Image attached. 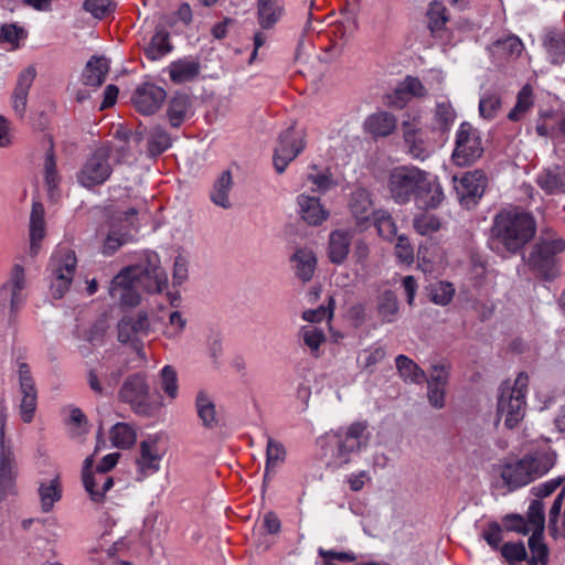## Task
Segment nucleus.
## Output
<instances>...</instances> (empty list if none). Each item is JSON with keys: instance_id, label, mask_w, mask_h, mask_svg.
<instances>
[{"instance_id": "423d86ee", "label": "nucleus", "mask_w": 565, "mask_h": 565, "mask_svg": "<svg viewBox=\"0 0 565 565\" xmlns=\"http://www.w3.org/2000/svg\"><path fill=\"white\" fill-rule=\"evenodd\" d=\"M76 265L75 252L64 245L57 246L50 260L51 290L55 298H62L67 291L73 280Z\"/></svg>"}, {"instance_id": "7ed1b4c3", "label": "nucleus", "mask_w": 565, "mask_h": 565, "mask_svg": "<svg viewBox=\"0 0 565 565\" xmlns=\"http://www.w3.org/2000/svg\"><path fill=\"white\" fill-rule=\"evenodd\" d=\"M556 462V452L551 448L536 450L523 458L501 467L500 476L510 491L522 488L546 475Z\"/></svg>"}, {"instance_id": "e2e57ef3", "label": "nucleus", "mask_w": 565, "mask_h": 565, "mask_svg": "<svg viewBox=\"0 0 565 565\" xmlns=\"http://www.w3.org/2000/svg\"><path fill=\"white\" fill-rule=\"evenodd\" d=\"M385 355V349L381 345H375L363 350L359 356V362L363 369L372 370Z\"/></svg>"}, {"instance_id": "dca6fc26", "label": "nucleus", "mask_w": 565, "mask_h": 565, "mask_svg": "<svg viewBox=\"0 0 565 565\" xmlns=\"http://www.w3.org/2000/svg\"><path fill=\"white\" fill-rule=\"evenodd\" d=\"M25 286L24 268L15 264L11 269L9 279L0 288V302H9L10 318H15L24 303L23 290Z\"/></svg>"}, {"instance_id": "2f4dec72", "label": "nucleus", "mask_w": 565, "mask_h": 565, "mask_svg": "<svg viewBox=\"0 0 565 565\" xmlns=\"http://www.w3.org/2000/svg\"><path fill=\"white\" fill-rule=\"evenodd\" d=\"M38 491L41 502V510L44 513L50 512L54 504L62 499L63 488L60 475H55V477L50 480L41 481Z\"/></svg>"}, {"instance_id": "864d4df0", "label": "nucleus", "mask_w": 565, "mask_h": 565, "mask_svg": "<svg viewBox=\"0 0 565 565\" xmlns=\"http://www.w3.org/2000/svg\"><path fill=\"white\" fill-rule=\"evenodd\" d=\"M428 28L433 33L441 30L448 22L447 9L440 1L429 3L427 10Z\"/></svg>"}, {"instance_id": "c03bdc74", "label": "nucleus", "mask_w": 565, "mask_h": 565, "mask_svg": "<svg viewBox=\"0 0 565 565\" xmlns=\"http://www.w3.org/2000/svg\"><path fill=\"white\" fill-rule=\"evenodd\" d=\"M121 370H111L103 375V381L99 380V375L96 370L88 372V385L98 394H107L108 390L113 391L119 379L121 377Z\"/></svg>"}, {"instance_id": "bf43d9fd", "label": "nucleus", "mask_w": 565, "mask_h": 565, "mask_svg": "<svg viewBox=\"0 0 565 565\" xmlns=\"http://www.w3.org/2000/svg\"><path fill=\"white\" fill-rule=\"evenodd\" d=\"M160 384L163 392L174 399L178 396L179 385L177 371L171 365H166L160 371Z\"/></svg>"}, {"instance_id": "2eb2a0df", "label": "nucleus", "mask_w": 565, "mask_h": 565, "mask_svg": "<svg viewBox=\"0 0 565 565\" xmlns=\"http://www.w3.org/2000/svg\"><path fill=\"white\" fill-rule=\"evenodd\" d=\"M163 450L159 445V437L148 436L139 445V456L136 458L137 479L143 480L160 470Z\"/></svg>"}, {"instance_id": "bb28decb", "label": "nucleus", "mask_w": 565, "mask_h": 565, "mask_svg": "<svg viewBox=\"0 0 565 565\" xmlns=\"http://www.w3.org/2000/svg\"><path fill=\"white\" fill-rule=\"evenodd\" d=\"M82 480L86 492L95 503H102L105 500L106 493L114 486L113 478L103 471L94 470L93 475L83 473Z\"/></svg>"}, {"instance_id": "58836bf2", "label": "nucleus", "mask_w": 565, "mask_h": 565, "mask_svg": "<svg viewBox=\"0 0 565 565\" xmlns=\"http://www.w3.org/2000/svg\"><path fill=\"white\" fill-rule=\"evenodd\" d=\"M286 459V449L284 445L274 438L267 436L266 446V465L264 479H270L275 473V469L280 466Z\"/></svg>"}, {"instance_id": "9b49d317", "label": "nucleus", "mask_w": 565, "mask_h": 565, "mask_svg": "<svg viewBox=\"0 0 565 565\" xmlns=\"http://www.w3.org/2000/svg\"><path fill=\"white\" fill-rule=\"evenodd\" d=\"M18 381H19V414L21 420L25 424L34 419L38 407V390L31 369L28 363H18Z\"/></svg>"}, {"instance_id": "49530a36", "label": "nucleus", "mask_w": 565, "mask_h": 565, "mask_svg": "<svg viewBox=\"0 0 565 565\" xmlns=\"http://www.w3.org/2000/svg\"><path fill=\"white\" fill-rule=\"evenodd\" d=\"M171 146V137L162 127H153L148 136V153L158 157Z\"/></svg>"}, {"instance_id": "f03ea898", "label": "nucleus", "mask_w": 565, "mask_h": 565, "mask_svg": "<svg viewBox=\"0 0 565 565\" xmlns=\"http://www.w3.org/2000/svg\"><path fill=\"white\" fill-rule=\"evenodd\" d=\"M534 217L519 209L502 210L493 218L491 239L498 250L520 252L535 235Z\"/></svg>"}, {"instance_id": "e433bc0d", "label": "nucleus", "mask_w": 565, "mask_h": 565, "mask_svg": "<svg viewBox=\"0 0 565 565\" xmlns=\"http://www.w3.org/2000/svg\"><path fill=\"white\" fill-rule=\"evenodd\" d=\"M258 23L263 29L273 28L281 18L284 6L281 0H258Z\"/></svg>"}, {"instance_id": "ddd939ff", "label": "nucleus", "mask_w": 565, "mask_h": 565, "mask_svg": "<svg viewBox=\"0 0 565 565\" xmlns=\"http://www.w3.org/2000/svg\"><path fill=\"white\" fill-rule=\"evenodd\" d=\"M7 420V407L0 405V500L15 493V462L13 454L3 445L4 426Z\"/></svg>"}, {"instance_id": "1a4fd4ad", "label": "nucleus", "mask_w": 565, "mask_h": 565, "mask_svg": "<svg viewBox=\"0 0 565 565\" xmlns=\"http://www.w3.org/2000/svg\"><path fill=\"white\" fill-rule=\"evenodd\" d=\"M565 248V242L559 237L541 238L533 247L529 265L537 270L545 278L555 276V255L562 253Z\"/></svg>"}, {"instance_id": "4468645a", "label": "nucleus", "mask_w": 565, "mask_h": 565, "mask_svg": "<svg viewBox=\"0 0 565 565\" xmlns=\"http://www.w3.org/2000/svg\"><path fill=\"white\" fill-rule=\"evenodd\" d=\"M302 134L294 128H288L280 134L278 145L274 152V167L278 173H282L287 166L303 150Z\"/></svg>"}, {"instance_id": "72a5a7b5", "label": "nucleus", "mask_w": 565, "mask_h": 565, "mask_svg": "<svg viewBox=\"0 0 565 565\" xmlns=\"http://www.w3.org/2000/svg\"><path fill=\"white\" fill-rule=\"evenodd\" d=\"M396 128V118L387 111H379L367 117L365 129L376 137H387Z\"/></svg>"}, {"instance_id": "4c0bfd02", "label": "nucleus", "mask_w": 565, "mask_h": 565, "mask_svg": "<svg viewBox=\"0 0 565 565\" xmlns=\"http://www.w3.org/2000/svg\"><path fill=\"white\" fill-rule=\"evenodd\" d=\"M398 375L405 381L413 384H420L426 380L425 371L419 367L412 359L404 354H399L395 359Z\"/></svg>"}, {"instance_id": "ea45409f", "label": "nucleus", "mask_w": 565, "mask_h": 565, "mask_svg": "<svg viewBox=\"0 0 565 565\" xmlns=\"http://www.w3.org/2000/svg\"><path fill=\"white\" fill-rule=\"evenodd\" d=\"M171 50L169 33L163 28H159L145 47V55L151 61H158L170 53Z\"/></svg>"}, {"instance_id": "aec40b11", "label": "nucleus", "mask_w": 565, "mask_h": 565, "mask_svg": "<svg viewBox=\"0 0 565 565\" xmlns=\"http://www.w3.org/2000/svg\"><path fill=\"white\" fill-rule=\"evenodd\" d=\"M35 77L36 68L34 65H29L21 70L17 76L15 86L11 95V106L20 118L25 114L29 92Z\"/></svg>"}, {"instance_id": "473e14b6", "label": "nucleus", "mask_w": 565, "mask_h": 565, "mask_svg": "<svg viewBox=\"0 0 565 565\" xmlns=\"http://www.w3.org/2000/svg\"><path fill=\"white\" fill-rule=\"evenodd\" d=\"M109 71L108 60L103 56H92L83 72V84L92 87H99Z\"/></svg>"}, {"instance_id": "052dcab7", "label": "nucleus", "mask_w": 565, "mask_h": 565, "mask_svg": "<svg viewBox=\"0 0 565 565\" xmlns=\"http://www.w3.org/2000/svg\"><path fill=\"white\" fill-rule=\"evenodd\" d=\"M374 222L377 227L379 234L385 239H392L396 233L397 227L392 216L385 211H377L374 214Z\"/></svg>"}, {"instance_id": "37998d69", "label": "nucleus", "mask_w": 565, "mask_h": 565, "mask_svg": "<svg viewBox=\"0 0 565 565\" xmlns=\"http://www.w3.org/2000/svg\"><path fill=\"white\" fill-rule=\"evenodd\" d=\"M537 184L547 193L564 191V172L559 167L544 169L537 177Z\"/></svg>"}, {"instance_id": "6ab92c4d", "label": "nucleus", "mask_w": 565, "mask_h": 565, "mask_svg": "<svg viewBox=\"0 0 565 565\" xmlns=\"http://www.w3.org/2000/svg\"><path fill=\"white\" fill-rule=\"evenodd\" d=\"M166 97L167 93L162 87L153 83H143L137 87L132 103L139 113L152 115L161 107Z\"/></svg>"}, {"instance_id": "b1692460", "label": "nucleus", "mask_w": 565, "mask_h": 565, "mask_svg": "<svg viewBox=\"0 0 565 565\" xmlns=\"http://www.w3.org/2000/svg\"><path fill=\"white\" fill-rule=\"evenodd\" d=\"M150 322L147 313H138L136 317H127L118 323V340L127 343L139 337L147 335Z\"/></svg>"}, {"instance_id": "f257e3e1", "label": "nucleus", "mask_w": 565, "mask_h": 565, "mask_svg": "<svg viewBox=\"0 0 565 565\" xmlns=\"http://www.w3.org/2000/svg\"><path fill=\"white\" fill-rule=\"evenodd\" d=\"M168 287L167 273L160 266L159 255L147 252L143 262L128 266L114 277L109 286L111 299L121 306L135 307L140 302V291L162 292Z\"/></svg>"}, {"instance_id": "20e7f679", "label": "nucleus", "mask_w": 565, "mask_h": 565, "mask_svg": "<svg viewBox=\"0 0 565 565\" xmlns=\"http://www.w3.org/2000/svg\"><path fill=\"white\" fill-rule=\"evenodd\" d=\"M369 443L366 422L352 423L347 428L338 429L329 437L330 459L329 467L341 468L351 461V457L365 448Z\"/></svg>"}, {"instance_id": "a19ab883", "label": "nucleus", "mask_w": 565, "mask_h": 565, "mask_svg": "<svg viewBox=\"0 0 565 565\" xmlns=\"http://www.w3.org/2000/svg\"><path fill=\"white\" fill-rule=\"evenodd\" d=\"M523 49L522 41L515 35L500 38L491 45L492 54L503 58H516L521 55Z\"/></svg>"}, {"instance_id": "de8ad7c7", "label": "nucleus", "mask_w": 565, "mask_h": 565, "mask_svg": "<svg viewBox=\"0 0 565 565\" xmlns=\"http://www.w3.org/2000/svg\"><path fill=\"white\" fill-rule=\"evenodd\" d=\"M544 45L552 63L561 64L565 60V31L563 33H550Z\"/></svg>"}, {"instance_id": "39448f33", "label": "nucleus", "mask_w": 565, "mask_h": 565, "mask_svg": "<svg viewBox=\"0 0 565 565\" xmlns=\"http://www.w3.org/2000/svg\"><path fill=\"white\" fill-rule=\"evenodd\" d=\"M529 386V376L520 373L513 386L508 384L501 388L498 401V413L508 428L515 427L525 414V395Z\"/></svg>"}, {"instance_id": "9d476101", "label": "nucleus", "mask_w": 565, "mask_h": 565, "mask_svg": "<svg viewBox=\"0 0 565 565\" xmlns=\"http://www.w3.org/2000/svg\"><path fill=\"white\" fill-rule=\"evenodd\" d=\"M422 172L416 167H397L391 171L388 190L395 202L404 204L415 196Z\"/></svg>"}, {"instance_id": "603ef678", "label": "nucleus", "mask_w": 565, "mask_h": 565, "mask_svg": "<svg viewBox=\"0 0 565 565\" xmlns=\"http://www.w3.org/2000/svg\"><path fill=\"white\" fill-rule=\"evenodd\" d=\"M131 239L128 230L111 227L103 245V254L110 256Z\"/></svg>"}, {"instance_id": "09e8293b", "label": "nucleus", "mask_w": 565, "mask_h": 565, "mask_svg": "<svg viewBox=\"0 0 565 565\" xmlns=\"http://www.w3.org/2000/svg\"><path fill=\"white\" fill-rule=\"evenodd\" d=\"M45 234L44 206L40 202H33L30 217V238L33 246L40 242Z\"/></svg>"}, {"instance_id": "3c124183", "label": "nucleus", "mask_w": 565, "mask_h": 565, "mask_svg": "<svg viewBox=\"0 0 565 565\" xmlns=\"http://www.w3.org/2000/svg\"><path fill=\"white\" fill-rule=\"evenodd\" d=\"M533 88L526 84L518 94L516 104L509 113L508 118L518 121L533 106Z\"/></svg>"}, {"instance_id": "5701e85b", "label": "nucleus", "mask_w": 565, "mask_h": 565, "mask_svg": "<svg viewBox=\"0 0 565 565\" xmlns=\"http://www.w3.org/2000/svg\"><path fill=\"white\" fill-rule=\"evenodd\" d=\"M349 210L358 224H364L376 213L369 190L356 188L350 194Z\"/></svg>"}, {"instance_id": "5fc2aeb1", "label": "nucleus", "mask_w": 565, "mask_h": 565, "mask_svg": "<svg viewBox=\"0 0 565 565\" xmlns=\"http://www.w3.org/2000/svg\"><path fill=\"white\" fill-rule=\"evenodd\" d=\"M430 300L439 306L448 305L454 297L455 288L450 282L438 281L429 286Z\"/></svg>"}, {"instance_id": "79ce46f5", "label": "nucleus", "mask_w": 565, "mask_h": 565, "mask_svg": "<svg viewBox=\"0 0 565 565\" xmlns=\"http://www.w3.org/2000/svg\"><path fill=\"white\" fill-rule=\"evenodd\" d=\"M113 445L120 449H128L137 440L136 428L129 423H117L110 429Z\"/></svg>"}, {"instance_id": "6e6552de", "label": "nucleus", "mask_w": 565, "mask_h": 565, "mask_svg": "<svg viewBox=\"0 0 565 565\" xmlns=\"http://www.w3.org/2000/svg\"><path fill=\"white\" fill-rule=\"evenodd\" d=\"M119 399L130 406L137 415L149 416L153 412L150 387L145 375H129L119 390Z\"/></svg>"}, {"instance_id": "c85d7f7f", "label": "nucleus", "mask_w": 565, "mask_h": 565, "mask_svg": "<svg viewBox=\"0 0 565 565\" xmlns=\"http://www.w3.org/2000/svg\"><path fill=\"white\" fill-rule=\"evenodd\" d=\"M352 235L350 231L335 230L329 235L328 257L332 264H342L349 254Z\"/></svg>"}, {"instance_id": "13d9d810", "label": "nucleus", "mask_w": 565, "mask_h": 565, "mask_svg": "<svg viewBox=\"0 0 565 565\" xmlns=\"http://www.w3.org/2000/svg\"><path fill=\"white\" fill-rule=\"evenodd\" d=\"M526 522H529V526L532 532H543L545 515H544V504L540 500H534L530 504L526 513Z\"/></svg>"}, {"instance_id": "7c9ffc66", "label": "nucleus", "mask_w": 565, "mask_h": 565, "mask_svg": "<svg viewBox=\"0 0 565 565\" xmlns=\"http://www.w3.org/2000/svg\"><path fill=\"white\" fill-rule=\"evenodd\" d=\"M535 129L541 137H565V115L557 116L553 111L541 113Z\"/></svg>"}, {"instance_id": "f8f14e48", "label": "nucleus", "mask_w": 565, "mask_h": 565, "mask_svg": "<svg viewBox=\"0 0 565 565\" xmlns=\"http://www.w3.org/2000/svg\"><path fill=\"white\" fill-rule=\"evenodd\" d=\"M108 147L97 148L87 159L78 174L79 183L85 188L103 184L111 174Z\"/></svg>"}, {"instance_id": "a878e982", "label": "nucleus", "mask_w": 565, "mask_h": 565, "mask_svg": "<svg viewBox=\"0 0 565 565\" xmlns=\"http://www.w3.org/2000/svg\"><path fill=\"white\" fill-rule=\"evenodd\" d=\"M201 71V64L198 58L185 56L171 62L168 66L170 79L174 84H183L195 79Z\"/></svg>"}, {"instance_id": "4d7b16f0", "label": "nucleus", "mask_w": 565, "mask_h": 565, "mask_svg": "<svg viewBox=\"0 0 565 565\" xmlns=\"http://www.w3.org/2000/svg\"><path fill=\"white\" fill-rule=\"evenodd\" d=\"M456 119V111L452 105L447 100H441L436 104L435 120L443 131H448Z\"/></svg>"}, {"instance_id": "774afa93", "label": "nucleus", "mask_w": 565, "mask_h": 565, "mask_svg": "<svg viewBox=\"0 0 565 565\" xmlns=\"http://www.w3.org/2000/svg\"><path fill=\"white\" fill-rule=\"evenodd\" d=\"M502 556L511 564L522 562L526 557L523 543H505L501 548Z\"/></svg>"}, {"instance_id": "69168bd1", "label": "nucleus", "mask_w": 565, "mask_h": 565, "mask_svg": "<svg viewBox=\"0 0 565 565\" xmlns=\"http://www.w3.org/2000/svg\"><path fill=\"white\" fill-rule=\"evenodd\" d=\"M24 35L23 28L15 24H3L0 29V43H8L12 49H18L19 42Z\"/></svg>"}, {"instance_id": "a18cd8bd", "label": "nucleus", "mask_w": 565, "mask_h": 565, "mask_svg": "<svg viewBox=\"0 0 565 565\" xmlns=\"http://www.w3.org/2000/svg\"><path fill=\"white\" fill-rule=\"evenodd\" d=\"M232 189V175L230 171H223L216 179L213 190L211 191V200L215 205L223 209H230L231 202L228 199Z\"/></svg>"}, {"instance_id": "8fccbe9b", "label": "nucleus", "mask_w": 565, "mask_h": 565, "mask_svg": "<svg viewBox=\"0 0 565 565\" xmlns=\"http://www.w3.org/2000/svg\"><path fill=\"white\" fill-rule=\"evenodd\" d=\"M307 175L306 184L316 192L324 193L337 185L332 174L328 170L319 171L315 167Z\"/></svg>"}, {"instance_id": "f704fd0d", "label": "nucleus", "mask_w": 565, "mask_h": 565, "mask_svg": "<svg viewBox=\"0 0 565 565\" xmlns=\"http://www.w3.org/2000/svg\"><path fill=\"white\" fill-rule=\"evenodd\" d=\"M296 276L303 282L311 280L316 267L317 258L310 249H298L291 257Z\"/></svg>"}, {"instance_id": "a211bd4d", "label": "nucleus", "mask_w": 565, "mask_h": 565, "mask_svg": "<svg viewBox=\"0 0 565 565\" xmlns=\"http://www.w3.org/2000/svg\"><path fill=\"white\" fill-rule=\"evenodd\" d=\"M419 126V119L413 117L402 122V131L408 153L414 159L423 161L430 156L433 148L424 140L423 131Z\"/></svg>"}, {"instance_id": "6e6d98bb", "label": "nucleus", "mask_w": 565, "mask_h": 565, "mask_svg": "<svg viewBox=\"0 0 565 565\" xmlns=\"http://www.w3.org/2000/svg\"><path fill=\"white\" fill-rule=\"evenodd\" d=\"M413 226L418 234L428 236L440 228V221L434 214L420 213L414 217Z\"/></svg>"}, {"instance_id": "338daca9", "label": "nucleus", "mask_w": 565, "mask_h": 565, "mask_svg": "<svg viewBox=\"0 0 565 565\" xmlns=\"http://www.w3.org/2000/svg\"><path fill=\"white\" fill-rule=\"evenodd\" d=\"M83 8L96 19H104L114 10L110 0H85Z\"/></svg>"}, {"instance_id": "680f3d73", "label": "nucleus", "mask_w": 565, "mask_h": 565, "mask_svg": "<svg viewBox=\"0 0 565 565\" xmlns=\"http://www.w3.org/2000/svg\"><path fill=\"white\" fill-rule=\"evenodd\" d=\"M303 343L310 349L312 353H317L320 345L324 342L326 337L321 329L308 326L303 327L300 331Z\"/></svg>"}, {"instance_id": "4be33fe9", "label": "nucleus", "mask_w": 565, "mask_h": 565, "mask_svg": "<svg viewBox=\"0 0 565 565\" xmlns=\"http://www.w3.org/2000/svg\"><path fill=\"white\" fill-rule=\"evenodd\" d=\"M427 93V88L418 77L408 75L398 84L394 93L388 96V103L396 108H403L412 97L422 98Z\"/></svg>"}, {"instance_id": "0eeeda50", "label": "nucleus", "mask_w": 565, "mask_h": 565, "mask_svg": "<svg viewBox=\"0 0 565 565\" xmlns=\"http://www.w3.org/2000/svg\"><path fill=\"white\" fill-rule=\"evenodd\" d=\"M483 153L480 132L471 124L463 121L456 131L455 149L451 158L456 166L475 163Z\"/></svg>"}, {"instance_id": "c9c22d12", "label": "nucleus", "mask_w": 565, "mask_h": 565, "mask_svg": "<svg viewBox=\"0 0 565 565\" xmlns=\"http://www.w3.org/2000/svg\"><path fill=\"white\" fill-rule=\"evenodd\" d=\"M376 312L383 323H393L396 321L399 312V303L394 291L384 290L377 296Z\"/></svg>"}, {"instance_id": "393cba45", "label": "nucleus", "mask_w": 565, "mask_h": 565, "mask_svg": "<svg viewBox=\"0 0 565 565\" xmlns=\"http://www.w3.org/2000/svg\"><path fill=\"white\" fill-rule=\"evenodd\" d=\"M297 202L301 218L309 225H320L329 217V211L316 196L302 193L297 198Z\"/></svg>"}, {"instance_id": "c756f323", "label": "nucleus", "mask_w": 565, "mask_h": 565, "mask_svg": "<svg viewBox=\"0 0 565 565\" xmlns=\"http://www.w3.org/2000/svg\"><path fill=\"white\" fill-rule=\"evenodd\" d=\"M193 115L192 102L186 94H175L168 103L167 117L172 127L181 126Z\"/></svg>"}, {"instance_id": "cd10ccee", "label": "nucleus", "mask_w": 565, "mask_h": 565, "mask_svg": "<svg viewBox=\"0 0 565 565\" xmlns=\"http://www.w3.org/2000/svg\"><path fill=\"white\" fill-rule=\"evenodd\" d=\"M195 411L204 428L214 429L218 426L215 403L205 390H200L195 395Z\"/></svg>"}, {"instance_id": "f3484780", "label": "nucleus", "mask_w": 565, "mask_h": 565, "mask_svg": "<svg viewBox=\"0 0 565 565\" xmlns=\"http://www.w3.org/2000/svg\"><path fill=\"white\" fill-rule=\"evenodd\" d=\"M455 190L460 202L467 206L480 199L487 186V177L480 170L463 174L460 179L454 178Z\"/></svg>"}, {"instance_id": "412c9836", "label": "nucleus", "mask_w": 565, "mask_h": 565, "mask_svg": "<svg viewBox=\"0 0 565 565\" xmlns=\"http://www.w3.org/2000/svg\"><path fill=\"white\" fill-rule=\"evenodd\" d=\"M414 198L419 207H437L444 200V192L441 185L437 181V178L423 171L422 181L417 185Z\"/></svg>"}, {"instance_id": "0e129e2a", "label": "nucleus", "mask_w": 565, "mask_h": 565, "mask_svg": "<svg viewBox=\"0 0 565 565\" xmlns=\"http://www.w3.org/2000/svg\"><path fill=\"white\" fill-rule=\"evenodd\" d=\"M501 107V99L497 94H486L480 98L479 113L486 119H493Z\"/></svg>"}]
</instances>
